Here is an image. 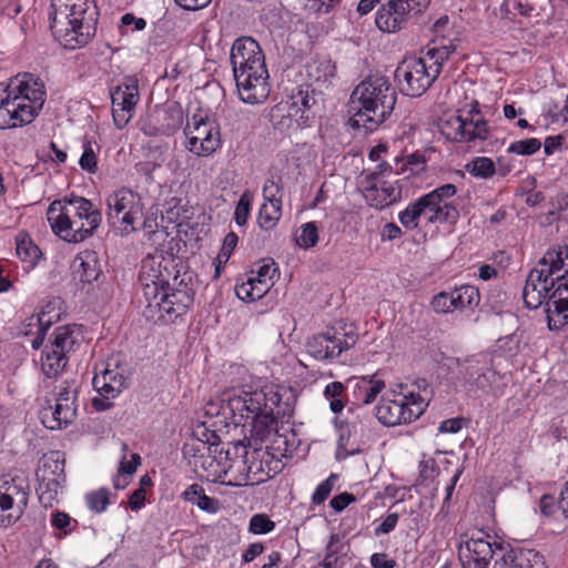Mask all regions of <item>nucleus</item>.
Here are the masks:
<instances>
[{"label":"nucleus","instance_id":"obj_1","mask_svg":"<svg viewBox=\"0 0 568 568\" xmlns=\"http://www.w3.org/2000/svg\"><path fill=\"white\" fill-rule=\"evenodd\" d=\"M276 394L270 397L262 388H235L223 394L222 409L235 426L250 427V435L263 442L277 426L274 407Z\"/></svg>","mask_w":568,"mask_h":568},{"label":"nucleus","instance_id":"obj_2","mask_svg":"<svg viewBox=\"0 0 568 568\" xmlns=\"http://www.w3.org/2000/svg\"><path fill=\"white\" fill-rule=\"evenodd\" d=\"M230 60L240 99L247 104L263 103L271 93V84L260 44L251 37L235 40Z\"/></svg>","mask_w":568,"mask_h":568},{"label":"nucleus","instance_id":"obj_3","mask_svg":"<svg viewBox=\"0 0 568 568\" xmlns=\"http://www.w3.org/2000/svg\"><path fill=\"white\" fill-rule=\"evenodd\" d=\"M45 102V90L31 73L11 78L0 88V129H13L31 123Z\"/></svg>","mask_w":568,"mask_h":568},{"label":"nucleus","instance_id":"obj_4","mask_svg":"<svg viewBox=\"0 0 568 568\" xmlns=\"http://www.w3.org/2000/svg\"><path fill=\"white\" fill-rule=\"evenodd\" d=\"M50 29L65 49L84 47L95 34L94 0H51Z\"/></svg>","mask_w":568,"mask_h":568},{"label":"nucleus","instance_id":"obj_5","mask_svg":"<svg viewBox=\"0 0 568 568\" xmlns=\"http://www.w3.org/2000/svg\"><path fill=\"white\" fill-rule=\"evenodd\" d=\"M351 100L357 105L355 114L349 119L351 126L372 132L392 115L397 92L387 77L376 73L356 85Z\"/></svg>","mask_w":568,"mask_h":568},{"label":"nucleus","instance_id":"obj_6","mask_svg":"<svg viewBox=\"0 0 568 568\" xmlns=\"http://www.w3.org/2000/svg\"><path fill=\"white\" fill-rule=\"evenodd\" d=\"M47 220L57 236L79 243L93 234L102 216L89 200L75 196L53 201L48 207Z\"/></svg>","mask_w":568,"mask_h":568},{"label":"nucleus","instance_id":"obj_7","mask_svg":"<svg viewBox=\"0 0 568 568\" xmlns=\"http://www.w3.org/2000/svg\"><path fill=\"white\" fill-rule=\"evenodd\" d=\"M450 51L447 47L429 49L423 57L405 58L395 71L400 91L405 95L420 97L438 78Z\"/></svg>","mask_w":568,"mask_h":568},{"label":"nucleus","instance_id":"obj_8","mask_svg":"<svg viewBox=\"0 0 568 568\" xmlns=\"http://www.w3.org/2000/svg\"><path fill=\"white\" fill-rule=\"evenodd\" d=\"M199 453L194 455L195 467H202L207 471V477L219 478L230 471H246L247 474L257 475L264 473L262 462H251L250 458L263 457L265 452L254 448L248 452L242 442L233 444L227 449L221 448L220 452L214 453L210 446L203 445V449L196 447Z\"/></svg>","mask_w":568,"mask_h":568},{"label":"nucleus","instance_id":"obj_9","mask_svg":"<svg viewBox=\"0 0 568 568\" xmlns=\"http://www.w3.org/2000/svg\"><path fill=\"white\" fill-rule=\"evenodd\" d=\"M438 459L423 455L419 462V476L416 484L409 489L423 497L435 496L443 487L445 497H452L456 483L458 481L463 469L458 463V458L447 452H436ZM412 497V494H409Z\"/></svg>","mask_w":568,"mask_h":568},{"label":"nucleus","instance_id":"obj_10","mask_svg":"<svg viewBox=\"0 0 568 568\" xmlns=\"http://www.w3.org/2000/svg\"><path fill=\"white\" fill-rule=\"evenodd\" d=\"M106 221L121 236L138 230L144 219V204L140 194L128 187H120L106 197Z\"/></svg>","mask_w":568,"mask_h":568},{"label":"nucleus","instance_id":"obj_11","mask_svg":"<svg viewBox=\"0 0 568 568\" xmlns=\"http://www.w3.org/2000/svg\"><path fill=\"white\" fill-rule=\"evenodd\" d=\"M393 392V398L384 397L376 407V417L385 426L412 423L426 409L425 398L413 390Z\"/></svg>","mask_w":568,"mask_h":568},{"label":"nucleus","instance_id":"obj_12","mask_svg":"<svg viewBox=\"0 0 568 568\" xmlns=\"http://www.w3.org/2000/svg\"><path fill=\"white\" fill-rule=\"evenodd\" d=\"M185 148L197 156H209L221 146V134L214 121L194 114L184 128Z\"/></svg>","mask_w":568,"mask_h":568},{"label":"nucleus","instance_id":"obj_13","mask_svg":"<svg viewBox=\"0 0 568 568\" xmlns=\"http://www.w3.org/2000/svg\"><path fill=\"white\" fill-rule=\"evenodd\" d=\"M171 262L162 253L148 255L141 262L139 283L145 301L154 300L164 288L170 286L172 274Z\"/></svg>","mask_w":568,"mask_h":568},{"label":"nucleus","instance_id":"obj_14","mask_svg":"<svg viewBox=\"0 0 568 568\" xmlns=\"http://www.w3.org/2000/svg\"><path fill=\"white\" fill-rule=\"evenodd\" d=\"M430 0H389L377 13L375 23L383 32H396L404 28L407 21L423 12Z\"/></svg>","mask_w":568,"mask_h":568},{"label":"nucleus","instance_id":"obj_15","mask_svg":"<svg viewBox=\"0 0 568 568\" xmlns=\"http://www.w3.org/2000/svg\"><path fill=\"white\" fill-rule=\"evenodd\" d=\"M357 336L344 328L331 327L308 339L306 347L315 359H333L356 344Z\"/></svg>","mask_w":568,"mask_h":568},{"label":"nucleus","instance_id":"obj_16","mask_svg":"<svg viewBox=\"0 0 568 568\" xmlns=\"http://www.w3.org/2000/svg\"><path fill=\"white\" fill-rule=\"evenodd\" d=\"M77 338L70 326H60L53 332L51 345L42 355V371L48 377L58 376L68 363V354L73 351Z\"/></svg>","mask_w":568,"mask_h":568},{"label":"nucleus","instance_id":"obj_17","mask_svg":"<svg viewBox=\"0 0 568 568\" xmlns=\"http://www.w3.org/2000/svg\"><path fill=\"white\" fill-rule=\"evenodd\" d=\"M456 193L457 187L447 183L419 197L428 214V223H455L458 220L459 212L450 201Z\"/></svg>","mask_w":568,"mask_h":568},{"label":"nucleus","instance_id":"obj_18","mask_svg":"<svg viewBox=\"0 0 568 568\" xmlns=\"http://www.w3.org/2000/svg\"><path fill=\"white\" fill-rule=\"evenodd\" d=\"M469 552L463 568H490L491 560L499 559L507 550L484 530H477L465 542Z\"/></svg>","mask_w":568,"mask_h":568},{"label":"nucleus","instance_id":"obj_19","mask_svg":"<svg viewBox=\"0 0 568 568\" xmlns=\"http://www.w3.org/2000/svg\"><path fill=\"white\" fill-rule=\"evenodd\" d=\"M277 268L273 260H263L256 270L242 283L235 285L236 296L244 302H254L262 298L274 285Z\"/></svg>","mask_w":568,"mask_h":568},{"label":"nucleus","instance_id":"obj_20","mask_svg":"<svg viewBox=\"0 0 568 568\" xmlns=\"http://www.w3.org/2000/svg\"><path fill=\"white\" fill-rule=\"evenodd\" d=\"M112 116L114 125L123 129L128 125L134 114L135 106L140 100L138 80L134 78L125 81L111 91Z\"/></svg>","mask_w":568,"mask_h":568},{"label":"nucleus","instance_id":"obj_21","mask_svg":"<svg viewBox=\"0 0 568 568\" xmlns=\"http://www.w3.org/2000/svg\"><path fill=\"white\" fill-rule=\"evenodd\" d=\"M148 310L154 316L171 322L186 313L193 303V297L185 290H171L170 286L161 292L154 300H148Z\"/></svg>","mask_w":568,"mask_h":568},{"label":"nucleus","instance_id":"obj_22","mask_svg":"<svg viewBox=\"0 0 568 568\" xmlns=\"http://www.w3.org/2000/svg\"><path fill=\"white\" fill-rule=\"evenodd\" d=\"M554 287L555 278L537 265L529 272L523 290L525 305L528 308L537 310L546 304L547 308H549Z\"/></svg>","mask_w":568,"mask_h":568},{"label":"nucleus","instance_id":"obj_23","mask_svg":"<svg viewBox=\"0 0 568 568\" xmlns=\"http://www.w3.org/2000/svg\"><path fill=\"white\" fill-rule=\"evenodd\" d=\"M398 180L379 179L378 175H367L363 195L367 204L376 210H383L402 199V187Z\"/></svg>","mask_w":568,"mask_h":568},{"label":"nucleus","instance_id":"obj_24","mask_svg":"<svg viewBox=\"0 0 568 568\" xmlns=\"http://www.w3.org/2000/svg\"><path fill=\"white\" fill-rule=\"evenodd\" d=\"M64 462L60 459L59 452H50L44 454L39 460L37 469V478L39 480V497L49 495L57 496L63 481Z\"/></svg>","mask_w":568,"mask_h":568},{"label":"nucleus","instance_id":"obj_25","mask_svg":"<svg viewBox=\"0 0 568 568\" xmlns=\"http://www.w3.org/2000/svg\"><path fill=\"white\" fill-rule=\"evenodd\" d=\"M183 122L184 114L181 105L172 103L158 110L148 120L143 121L141 130L149 136H170L182 128Z\"/></svg>","mask_w":568,"mask_h":568},{"label":"nucleus","instance_id":"obj_26","mask_svg":"<svg viewBox=\"0 0 568 568\" xmlns=\"http://www.w3.org/2000/svg\"><path fill=\"white\" fill-rule=\"evenodd\" d=\"M273 178L267 180L263 186L264 203L260 209L257 223L263 230H272L276 226L282 216V199L280 196L282 186Z\"/></svg>","mask_w":568,"mask_h":568},{"label":"nucleus","instance_id":"obj_27","mask_svg":"<svg viewBox=\"0 0 568 568\" xmlns=\"http://www.w3.org/2000/svg\"><path fill=\"white\" fill-rule=\"evenodd\" d=\"M94 389L105 399L116 397L126 386L125 369L116 364L112 367L111 363L102 364L92 379Z\"/></svg>","mask_w":568,"mask_h":568},{"label":"nucleus","instance_id":"obj_28","mask_svg":"<svg viewBox=\"0 0 568 568\" xmlns=\"http://www.w3.org/2000/svg\"><path fill=\"white\" fill-rule=\"evenodd\" d=\"M554 278L552 298L549 302V308H546L550 329L568 324V276Z\"/></svg>","mask_w":568,"mask_h":568},{"label":"nucleus","instance_id":"obj_29","mask_svg":"<svg viewBox=\"0 0 568 568\" xmlns=\"http://www.w3.org/2000/svg\"><path fill=\"white\" fill-rule=\"evenodd\" d=\"M493 568H547L544 556L534 549H509L493 564Z\"/></svg>","mask_w":568,"mask_h":568},{"label":"nucleus","instance_id":"obj_30","mask_svg":"<svg viewBox=\"0 0 568 568\" xmlns=\"http://www.w3.org/2000/svg\"><path fill=\"white\" fill-rule=\"evenodd\" d=\"M460 116L464 124L463 132L465 135V142L476 140L484 141L488 138V125L480 112L479 103L477 101H473L468 109L460 110Z\"/></svg>","mask_w":568,"mask_h":568},{"label":"nucleus","instance_id":"obj_31","mask_svg":"<svg viewBox=\"0 0 568 568\" xmlns=\"http://www.w3.org/2000/svg\"><path fill=\"white\" fill-rule=\"evenodd\" d=\"M347 386L353 389L356 402L368 405L384 390L385 382L377 375L354 376L347 379Z\"/></svg>","mask_w":568,"mask_h":568},{"label":"nucleus","instance_id":"obj_32","mask_svg":"<svg viewBox=\"0 0 568 568\" xmlns=\"http://www.w3.org/2000/svg\"><path fill=\"white\" fill-rule=\"evenodd\" d=\"M77 415L74 400L55 399L53 407L44 408L42 412V423L49 429H61L71 424Z\"/></svg>","mask_w":568,"mask_h":568},{"label":"nucleus","instance_id":"obj_33","mask_svg":"<svg viewBox=\"0 0 568 568\" xmlns=\"http://www.w3.org/2000/svg\"><path fill=\"white\" fill-rule=\"evenodd\" d=\"M72 273L82 283L91 284L102 275L98 255L94 251L80 252L72 262Z\"/></svg>","mask_w":568,"mask_h":568},{"label":"nucleus","instance_id":"obj_34","mask_svg":"<svg viewBox=\"0 0 568 568\" xmlns=\"http://www.w3.org/2000/svg\"><path fill=\"white\" fill-rule=\"evenodd\" d=\"M537 265L551 277L562 278L568 276V243L547 250Z\"/></svg>","mask_w":568,"mask_h":568},{"label":"nucleus","instance_id":"obj_35","mask_svg":"<svg viewBox=\"0 0 568 568\" xmlns=\"http://www.w3.org/2000/svg\"><path fill=\"white\" fill-rule=\"evenodd\" d=\"M270 121L274 129L281 132L290 130L294 123L298 126L304 125L297 116V111L293 109L287 100L275 104L271 109Z\"/></svg>","mask_w":568,"mask_h":568},{"label":"nucleus","instance_id":"obj_36","mask_svg":"<svg viewBox=\"0 0 568 568\" xmlns=\"http://www.w3.org/2000/svg\"><path fill=\"white\" fill-rule=\"evenodd\" d=\"M287 101L293 109L297 111L301 123L305 125L310 119V111L316 102L313 91L310 92L308 87H300L296 92L292 93Z\"/></svg>","mask_w":568,"mask_h":568},{"label":"nucleus","instance_id":"obj_37","mask_svg":"<svg viewBox=\"0 0 568 568\" xmlns=\"http://www.w3.org/2000/svg\"><path fill=\"white\" fill-rule=\"evenodd\" d=\"M334 71L335 67L326 58H314L305 65L306 77L314 83L326 82Z\"/></svg>","mask_w":568,"mask_h":568},{"label":"nucleus","instance_id":"obj_38","mask_svg":"<svg viewBox=\"0 0 568 568\" xmlns=\"http://www.w3.org/2000/svg\"><path fill=\"white\" fill-rule=\"evenodd\" d=\"M16 244V252L19 258L22 262L28 263L30 267H33L41 257L40 248L28 235L24 234L17 237Z\"/></svg>","mask_w":568,"mask_h":568},{"label":"nucleus","instance_id":"obj_39","mask_svg":"<svg viewBox=\"0 0 568 568\" xmlns=\"http://www.w3.org/2000/svg\"><path fill=\"white\" fill-rule=\"evenodd\" d=\"M539 509L546 519H568V499H539Z\"/></svg>","mask_w":568,"mask_h":568},{"label":"nucleus","instance_id":"obj_40","mask_svg":"<svg viewBox=\"0 0 568 568\" xmlns=\"http://www.w3.org/2000/svg\"><path fill=\"white\" fill-rule=\"evenodd\" d=\"M454 310H465L477 305L480 301L479 291L473 285H463L455 288L453 292Z\"/></svg>","mask_w":568,"mask_h":568},{"label":"nucleus","instance_id":"obj_41","mask_svg":"<svg viewBox=\"0 0 568 568\" xmlns=\"http://www.w3.org/2000/svg\"><path fill=\"white\" fill-rule=\"evenodd\" d=\"M14 499H0V525L8 527L13 525L23 514L28 499H21V505H13Z\"/></svg>","mask_w":568,"mask_h":568},{"label":"nucleus","instance_id":"obj_42","mask_svg":"<svg viewBox=\"0 0 568 568\" xmlns=\"http://www.w3.org/2000/svg\"><path fill=\"white\" fill-rule=\"evenodd\" d=\"M423 214H426L425 207L420 199H417L415 202L409 203L404 211L399 212L398 220L405 229L415 230L418 227V221Z\"/></svg>","mask_w":568,"mask_h":568},{"label":"nucleus","instance_id":"obj_43","mask_svg":"<svg viewBox=\"0 0 568 568\" xmlns=\"http://www.w3.org/2000/svg\"><path fill=\"white\" fill-rule=\"evenodd\" d=\"M346 386L342 382H332L324 388V396L329 399V408L333 413L338 414L345 407L343 395Z\"/></svg>","mask_w":568,"mask_h":568},{"label":"nucleus","instance_id":"obj_44","mask_svg":"<svg viewBox=\"0 0 568 568\" xmlns=\"http://www.w3.org/2000/svg\"><path fill=\"white\" fill-rule=\"evenodd\" d=\"M24 493V479L10 474L0 475V497H16Z\"/></svg>","mask_w":568,"mask_h":568},{"label":"nucleus","instance_id":"obj_45","mask_svg":"<svg viewBox=\"0 0 568 568\" xmlns=\"http://www.w3.org/2000/svg\"><path fill=\"white\" fill-rule=\"evenodd\" d=\"M463 125V120L459 113L458 115H452L443 121L440 124V131L449 140L465 142Z\"/></svg>","mask_w":568,"mask_h":568},{"label":"nucleus","instance_id":"obj_46","mask_svg":"<svg viewBox=\"0 0 568 568\" xmlns=\"http://www.w3.org/2000/svg\"><path fill=\"white\" fill-rule=\"evenodd\" d=\"M295 241L300 247H314L318 242V232L315 223L308 222L301 225L296 232Z\"/></svg>","mask_w":568,"mask_h":568},{"label":"nucleus","instance_id":"obj_47","mask_svg":"<svg viewBox=\"0 0 568 568\" xmlns=\"http://www.w3.org/2000/svg\"><path fill=\"white\" fill-rule=\"evenodd\" d=\"M468 170L471 175L481 179H488L496 172L495 163L491 159L486 156L474 159L470 164H468Z\"/></svg>","mask_w":568,"mask_h":568},{"label":"nucleus","instance_id":"obj_48","mask_svg":"<svg viewBox=\"0 0 568 568\" xmlns=\"http://www.w3.org/2000/svg\"><path fill=\"white\" fill-rule=\"evenodd\" d=\"M483 371H489V363L486 356L467 359L464 367L465 382L470 385L474 382V377L478 376Z\"/></svg>","mask_w":568,"mask_h":568},{"label":"nucleus","instance_id":"obj_49","mask_svg":"<svg viewBox=\"0 0 568 568\" xmlns=\"http://www.w3.org/2000/svg\"><path fill=\"white\" fill-rule=\"evenodd\" d=\"M540 148L541 142L536 138H530L513 142L508 146L507 152L518 155H532L538 152Z\"/></svg>","mask_w":568,"mask_h":568},{"label":"nucleus","instance_id":"obj_50","mask_svg":"<svg viewBox=\"0 0 568 568\" xmlns=\"http://www.w3.org/2000/svg\"><path fill=\"white\" fill-rule=\"evenodd\" d=\"M275 528V523L265 514H255L251 517L248 530L255 535L271 532Z\"/></svg>","mask_w":568,"mask_h":568},{"label":"nucleus","instance_id":"obj_51","mask_svg":"<svg viewBox=\"0 0 568 568\" xmlns=\"http://www.w3.org/2000/svg\"><path fill=\"white\" fill-rule=\"evenodd\" d=\"M399 516L397 513H388L386 517H382L374 521L375 536L386 535L393 531L398 523Z\"/></svg>","mask_w":568,"mask_h":568},{"label":"nucleus","instance_id":"obj_52","mask_svg":"<svg viewBox=\"0 0 568 568\" xmlns=\"http://www.w3.org/2000/svg\"><path fill=\"white\" fill-rule=\"evenodd\" d=\"M251 211V197L245 192L241 195L237 205L235 207L234 219L239 226L246 224Z\"/></svg>","mask_w":568,"mask_h":568},{"label":"nucleus","instance_id":"obj_53","mask_svg":"<svg viewBox=\"0 0 568 568\" xmlns=\"http://www.w3.org/2000/svg\"><path fill=\"white\" fill-rule=\"evenodd\" d=\"M432 306H433L434 311L437 313H448V312L455 311L454 304H453L452 292L450 293L440 292V293L436 294L433 297Z\"/></svg>","mask_w":568,"mask_h":568},{"label":"nucleus","instance_id":"obj_54","mask_svg":"<svg viewBox=\"0 0 568 568\" xmlns=\"http://www.w3.org/2000/svg\"><path fill=\"white\" fill-rule=\"evenodd\" d=\"M79 164L82 170L89 173H95L98 169L97 155L89 142L84 144V151L79 160Z\"/></svg>","mask_w":568,"mask_h":568},{"label":"nucleus","instance_id":"obj_55","mask_svg":"<svg viewBox=\"0 0 568 568\" xmlns=\"http://www.w3.org/2000/svg\"><path fill=\"white\" fill-rule=\"evenodd\" d=\"M239 237L234 232H230L226 234L223 241L222 248L220 253L217 254V260L220 263H226L229 258L231 257V254L233 250L235 248L237 244Z\"/></svg>","mask_w":568,"mask_h":568},{"label":"nucleus","instance_id":"obj_56","mask_svg":"<svg viewBox=\"0 0 568 568\" xmlns=\"http://www.w3.org/2000/svg\"><path fill=\"white\" fill-rule=\"evenodd\" d=\"M71 523V517L64 511H55L51 516V526L61 530L63 535H68L72 531Z\"/></svg>","mask_w":568,"mask_h":568},{"label":"nucleus","instance_id":"obj_57","mask_svg":"<svg viewBox=\"0 0 568 568\" xmlns=\"http://www.w3.org/2000/svg\"><path fill=\"white\" fill-rule=\"evenodd\" d=\"M338 479V475L332 474L327 479H325L317 486L312 497H328Z\"/></svg>","mask_w":568,"mask_h":568},{"label":"nucleus","instance_id":"obj_58","mask_svg":"<svg viewBox=\"0 0 568 568\" xmlns=\"http://www.w3.org/2000/svg\"><path fill=\"white\" fill-rule=\"evenodd\" d=\"M369 561L373 568H395L397 565L396 560L385 552L373 554Z\"/></svg>","mask_w":568,"mask_h":568},{"label":"nucleus","instance_id":"obj_59","mask_svg":"<svg viewBox=\"0 0 568 568\" xmlns=\"http://www.w3.org/2000/svg\"><path fill=\"white\" fill-rule=\"evenodd\" d=\"M202 435L204 438L199 439L197 447L203 449V445H205V446H210L214 450V453H217L221 450L222 447H220V443H219L220 437L214 432L204 430Z\"/></svg>","mask_w":568,"mask_h":568},{"label":"nucleus","instance_id":"obj_60","mask_svg":"<svg viewBox=\"0 0 568 568\" xmlns=\"http://www.w3.org/2000/svg\"><path fill=\"white\" fill-rule=\"evenodd\" d=\"M139 454H132L130 460H123L120 464L119 475H125L131 478L133 473L136 470L138 465L140 464Z\"/></svg>","mask_w":568,"mask_h":568},{"label":"nucleus","instance_id":"obj_61","mask_svg":"<svg viewBox=\"0 0 568 568\" xmlns=\"http://www.w3.org/2000/svg\"><path fill=\"white\" fill-rule=\"evenodd\" d=\"M264 550V546L261 542L251 544L244 551L242 559L244 562H251L258 557Z\"/></svg>","mask_w":568,"mask_h":568},{"label":"nucleus","instance_id":"obj_62","mask_svg":"<svg viewBox=\"0 0 568 568\" xmlns=\"http://www.w3.org/2000/svg\"><path fill=\"white\" fill-rule=\"evenodd\" d=\"M462 418L445 419L439 425V432L450 434L457 433L462 428Z\"/></svg>","mask_w":568,"mask_h":568},{"label":"nucleus","instance_id":"obj_63","mask_svg":"<svg viewBox=\"0 0 568 568\" xmlns=\"http://www.w3.org/2000/svg\"><path fill=\"white\" fill-rule=\"evenodd\" d=\"M193 501H195V504L197 505V507L202 510H205L207 513H216L221 505H220V500L219 499H192Z\"/></svg>","mask_w":568,"mask_h":568},{"label":"nucleus","instance_id":"obj_64","mask_svg":"<svg viewBox=\"0 0 568 568\" xmlns=\"http://www.w3.org/2000/svg\"><path fill=\"white\" fill-rule=\"evenodd\" d=\"M400 235H402V230L395 223H387L383 227V232H382L383 240L392 241V240L399 237Z\"/></svg>","mask_w":568,"mask_h":568}]
</instances>
